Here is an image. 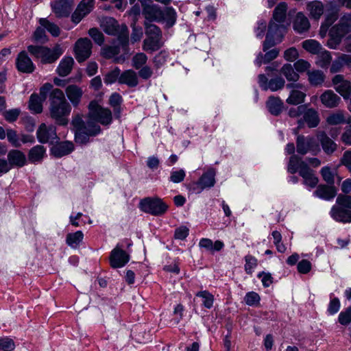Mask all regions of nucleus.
<instances>
[{
    "label": "nucleus",
    "instance_id": "nucleus-1",
    "mask_svg": "<svg viewBox=\"0 0 351 351\" xmlns=\"http://www.w3.org/2000/svg\"><path fill=\"white\" fill-rule=\"evenodd\" d=\"M287 4L280 3L274 9L273 20L269 25L268 32L263 43V51H266L271 47L282 42L286 32V27L289 24L286 22Z\"/></svg>",
    "mask_w": 351,
    "mask_h": 351
},
{
    "label": "nucleus",
    "instance_id": "nucleus-2",
    "mask_svg": "<svg viewBox=\"0 0 351 351\" xmlns=\"http://www.w3.org/2000/svg\"><path fill=\"white\" fill-rule=\"evenodd\" d=\"M51 117L60 125L68 123L67 117L71 111L70 104L66 101L63 92L58 88L52 90L50 95Z\"/></svg>",
    "mask_w": 351,
    "mask_h": 351
},
{
    "label": "nucleus",
    "instance_id": "nucleus-3",
    "mask_svg": "<svg viewBox=\"0 0 351 351\" xmlns=\"http://www.w3.org/2000/svg\"><path fill=\"white\" fill-rule=\"evenodd\" d=\"M287 171L290 173L299 172L304 180V184L311 189L315 188L318 183V178L314 171L311 169L308 165L296 155L290 157L287 166Z\"/></svg>",
    "mask_w": 351,
    "mask_h": 351
},
{
    "label": "nucleus",
    "instance_id": "nucleus-4",
    "mask_svg": "<svg viewBox=\"0 0 351 351\" xmlns=\"http://www.w3.org/2000/svg\"><path fill=\"white\" fill-rule=\"evenodd\" d=\"M100 27L103 31L111 36L117 37L119 43L123 47H126L129 42V32L125 24H119L112 17H104L100 21Z\"/></svg>",
    "mask_w": 351,
    "mask_h": 351
},
{
    "label": "nucleus",
    "instance_id": "nucleus-5",
    "mask_svg": "<svg viewBox=\"0 0 351 351\" xmlns=\"http://www.w3.org/2000/svg\"><path fill=\"white\" fill-rule=\"evenodd\" d=\"M350 32L351 13H346L340 18L339 23L330 29L328 47L330 49H337L343 37Z\"/></svg>",
    "mask_w": 351,
    "mask_h": 351
},
{
    "label": "nucleus",
    "instance_id": "nucleus-6",
    "mask_svg": "<svg viewBox=\"0 0 351 351\" xmlns=\"http://www.w3.org/2000/svg\"><path fill=\"white\" fill-rule=\"evenodd\" d=\"M72 124L75 130V142L79 144L86 143L90 136H95L100 132V128L97 124H93L88 121L84 123L79 116L73 119Z\"/></svg>",
    "mask_w": 351,
    "mask_h": 351
},
{
    "label": "nucleus",
    "instance_id": "nucleus-7",
    "mask_svg": "<svg viewBox=\"0 0 351 351\" xmlns=\"http://www.w3.org/2000/svg\"><path fill=\"white\" fill-rule=\"evenodd\" d=\"M28 51L36 58L40 60L43 63H52L63 53L64 50L60 45H57L52 49L42 47L30 45Z\"/></svg>",
    "mask_w": 351,
    "mask_h": 351
},
{
    "label": "nucleus",
    "instance_id": "nucleus-8",
    "mask_svg": "<svg viewBox=\"0 0 351 351\" xmlns=\"http://www.w3.org/2000/svg\"><path fill=\"white\" fill-rule=\"evenodd\" d=\"M139 208L146 213L160 216L167 212L168 205L159 197H146L141 200Z\"/></svg>",
    "mask_w": 351,
    "mask_h": 351
},
{
    "label": "nucleus",
    "instance_id": "nucleus-9",
    "mask_svg": "<svg viewBox=\"0 0 351 351\" xmlns=\"http://www.w3.org/2000/svg\"><path fill=\"white\" fill-rule=\"evenodd\" d=\"M88 109L89 120L88 122H91L93 124L100 123L102 125H109L111 123L112 119L111 111L101 107L97 101H91Z\"/></svg>",
    "mask_w": 351,
    "mask_h": 351
},
{
    "label": "nucleus",
    "instance_id": "nucleus-10",
    "mask_svg": "<svg viewBox=\"0 0 351 351\" xmlns=\"http://www.w3.org/2000/svg\"><path fill=\"white\" fill-rule=\"evenodd\" d=\"M296 143L297 152L302 155L308 152L317 154L320 150L317 140L314 137L298 136Z\"/></svg>",
    "mask_w": 351,
    "mask_h": 351
},
{
    "label": "nucleus",
    "instance_id": "nucleus-11",
    "mask_svg": "<svg viewBox=\"0 0 351 351\" xmlns=\"http://www.w3.org/2000/svg\"><path fill=\"white\" fill-rule=\"evenodd\" d=\"M92 43L87 38L78 39L74 46V53L76 60L79 62H84L88 59L91 54Z\"/></svg>",
    "mask_w": 351,
    "mask_h": 351
},
{
    "label": "nucleus",
    "instance_id": "nucleus-12",
    "mask_svg": "<svg viewBox=\"0 0 351 351\" xmlns=\"http://www.w3.org/2000/svg\"><path fill=\"white\" fill-rule=\"evenodd\" d=\"M143 7V14L150 21H160L162 17V10L153 3L152 0H140Z\"/></svg>",
    "mask_w": 351,
    "mask_h": 351
},
{
    "label": "nucleus",
    "instance_id": "nucleus-13",
    "mask_svg": "<svg viewBox=\"0 0 351 351\" xmlns=\"http://www.w3.org/2000/svg\"><path fill=\"white\" fill-rule=\"evenodd\" d=\"M287 88L291 89L286 102L291 105H298L304 102L306 97V88L301 84H288Z\"/></svg>",
    "mask_w": 351,
    "mask_h": 351
},
{
    "label": "nucleus",
    "instance_id": "nucleus-14",
    "mask_svg": "<svg viewBox=\"0 0 351 351\" xmlns=\"http://www.w3.org/2000/svg\"><path fill=\"white\" fill-rule=\"evenodd\" d=\"M258 80L260 87L264 90H270L275 92L282 89L285 85V81L282 77H276L268 81L264 74H260Z\"/></svg>",
    "mask_w": 351,
    "mask_h": 351
},
{
    "label": "nucleus",
    "instance_id": "nucleus-15",
    "mask_svg": "<svg viewBox=\"0 0 351 351\" xmlns=\"http://www.w3.org/2000/svg\"><path fill=\"white\" fill-rule=\"evenodd\" d=\"M36 135L38 141L42 143H52L58 139L56 127L52 125H47L45 123H42L39 126Z\"/></svg>",
    "mask_w": 351,
    "mask_h": 351
},
{
    "label": "nucleus",
    "instance_id": "nucleus-16",
    "mask_svg": "<svg viewBox=\"0 0 351 351\" xmlns=\"http://www.w3.org/2000/svg\"><path fill=\"white\" fill-rule=\"evenodd\" d=\"M332 83L335 90L345 99L351 96V82L344 78L342 75H336L332 79Z\"/></svg>",
    "mask_w": 351,
    "mask_h": 351
},
{
    "label": "nucleus",
    "instance_id": "nucleus-17",
    "mask_svg": "<svg viewBox=\"0 0 351 351\" xmlns=\"http://www.w3.org/2000/svg\"><path fill=\"white\" fill-rule=\"evenodd\" d=\"M130 261V255L117 245L113 249L110 256V263L113 268L125 266Z\"/></svg>",
    "mask_w": 351,
    "mask_h": 351
},
{
    "label": "nucleus",
    "instance_id": "nucleus-18",
    "mask_svg": "<svg viewBox=\"0 0 351 351\" xmlns=\"http://www.w3.org/2000/svg\"><path fill=\"white\" fill-rule=\"evenodd\" d=\"M306 123L309 128H315L319 123L318 112L313 108H308L306 105V109L303 112L302 119L298 121V128H301Z\"/></svg>",
    "mask_w": 351,
    "mask_h": 351
},
{
    "label": "nucleus",
    "instance_id": "nucleus-19",
    "mask_svg": "<svg viewBox=\"0 0 351 351\" xmlns=\"http://www.w3.org/2000/svg\"><path fill=\"white\" fill-rule=\"evenodd\" d=\"M306 10L311 19L318 21L324 12V5L321 1H311L306 3Z\"/></svg>",
    "mask_w": 351,
    "mask_h": 351
},
{
    "label": "nucleus",
    "instance_id": "nucleus-20",
    "mask_svg": "<svg viewBox=\"0 0 351 351\" xmlns=\"http://www.w3.org/2000/svg\"><path fill=\"white\" fill-rule=\"evenodd\" d=\"M16 64L18 70L23 73H30L34 70V65L25 51L18 55Z\"/></svg>",
    "mask_w": 351,
    "mask_h": 351
},
{
    "label": "nucleus",
    "instance_id": "nucleus-21",
    "mask_svg": "<svg viewBox=\"0 0 351 351\" xmlns=\"http://www.w3.org/2000/svg\"><path fill=\"white\" fill-rule=\"evenodd\" d=\"M324 106L328 108H334L339 106L341 98L332 90H325L319 97Z\"/></svg>",
    "mask_w": 351,
    "mask_h": 351
},
{
    "label": "nucleus",
    "instance_id": "nucleus-22",
    "mask_svg": "<svg viewBox=\"0 0 351 351\" xmlns=\"http://www.w3.org/2000/svg\"><path fill=\"white\" fill-rule=\"evenodd\" d=\"M55 14L58 17L68 16L72 10V4L69 0H59L51 3Z\"/></svg>",
    "mask_w": 351,
    "mask_h": 351
},
{
    "label": "nucleus",
    "instance_id": "nucleus-23",
    "mask_svg": "<svg viewBox=\"0 0 351 351\" xmlns=\"http://www.w3.org/2000/svg\"><path fill=\"white\" fill-rule=\"evenodd\" d=\"M74 150V145L72 142L64 141L53 145L51 149L53 156L61 158L68 155Z\"/></svg>",
    "mask_w": 351,
    "mask_h": 351
},
{
    "label": "nucleus",
    "instance_id": "nucleus-24",
    "mask_svg": "<svg viewBox=\"0 0 351 351\" xmlns=\"http://www.w3.org/2000/svg\"><path fill=\"white\" fill-rule=\"evenodd\" d=\"M8 165L10 167H23L26 164V156L21 151L18 149L10 150L8 154Z\"/></svg>",
    "mask_w": 351,
    "mask_h": 351
},
{
    "label": "nucleus",
    "instance_id": "nucleus-25",
    "mask_svg": "<svg viewBox=\"0 0 351 351\" xmlns=\"http://www.w3.org/2000/svg\"><path fill=\"white\" fill-rule=\"evenodd\" d=\"M314 195L324 200H331L337 195V189L335 186L330 185H319L313 193Z\"/></svg>",
    "mask_w": 351,
    "mask_h": 351
},
{
    "label": "nucleus",
    "instance_id": "nucleus-26",
    "mask_svg": "<svg viewBox=\"0 0 351 351\" xmlns=\"http://www.w3.org/2000/svg\"><path fill=\"white\" fill-rule=\"evenodd\" d=\"M65 92L73 106H78L83 95L82 88L76 85H69L66 87Z\"/></svg>",
    "mask_w": 351,
    "mask_h": 351
},
{
    "label": "nucleus",
    "instance_id": "nucleus-27",
    "mask_svg": "<svg viewBox=\"0 0 351 351\" xmlns=\"http://www.w3.org/2000/svg\"><path fill=\"white\" fill-rule=\"evenodd\" d=\"M310 23L308 18L304 13L300 12L297 13L293 21V29L298 33H303L308 30Z\"/></svg>",
    "mask_w": 351,
    "mask_h": 351
},
{
    "label": "nucleus",
    "instance_id": "nucleus-28",
    "mask_svg": "<svg viewBox=\"0 0 351 351\" xmlns=\"http://www.w3.org/2000/svg\"><path fill=\"white\" fill-rule=\"evenodd\" d=\"M120 84H126L130 87H135L138 84L137 74L132 69L125 71L119 77Z\"/></svg>",
    "mask_w": 351,
    "mask_h": 351
},
{
    "label": "nucleus",
    "instance_id": "nucleus-29",
    "mask_svg": "<svg viewBox=\"0 0 351 351\" xmlns=\"http://www.w3.org/2000/svg\"><path fill=\"white\" fill-rule=\"evenodd\" d=\"M73 64L74 60L72 57H64L60 62L56 69V71L58 75L62 77L66 76L71 73Z\"/></svg>",
    "mask_w": 351,
    "mask_h": 351
},
{
    "label": "nucleus",
    "instance_id": "nucleus-30",
    "mask_svg": "<svg viewBox=\"0 0 351 351\" xmlns=\"http://www.w3.org/2000/svg\"><path fill=\"white\" fill-rule=\"evenodd\" d=\"M351 214V208H342L334 206L330 210L331 217L337 221L350 223L351 221H347V216Z\"/></svg>",
    "mask_w": 351,
    "mask_h": 351
},
{
    "label": "nucleus",
    "instance_id": "nucleus-31",
    "mask_svg": "<svg viewBox=\"0 0 351 351\" xmlns=\"http://www.w3.org/2000/svg\"><path fill=\"white\" fill-rule=\"evenodd\" d=\"M317 138L321 143L324 152L327 154H332L337 149V144L331 140L325 133L318 134Z\"/></svg>",
    "mask_w": 351,
    "mask_h": 351
},
{
    "label": "nucleus",
    "instance_id": "nucleus-32",
    "mask_svg": "<svg viewBox=\"0 0 351 351\" xmlns=\"http://www.w3.org/2000/svg\"><path fill=\"white\" fill-rule=\"evenodd\" d=\"M266 106L271 114L278 115L283 108V102L279 97L272 96L269 97Z\"/></svg>",
    "mask_w": 351,
    "mask_h": 351
},
{
    "label": "nucleus",
    "instance_id": "nucleus-33",
    "mask_svg": "<svg viewBox=\"0 0 351 351\" xmlns=\"http://www.w3.org/2000/svg\"><path fill=\"white\" fill-rule=\"evenodd\" d=\"M215 175L216 172L214 169H209L207 171L202 174L199 180L202 186H203V188H211L215 185Z\"/></svg>",
    "mask_w": 351,
    "mask_h": 351
},
{
    "label": "nucleus",
    "instance_id": "nucleus-34",
    "mask_svg": "<svg viewBox=\"0 0 351 351\" xmlns=\"http://www.w3.org/2000/svg\"><path fill=\"white\" fill-rule=\"evenodd\" d=\"M84 239V234L78 230L73 233H69L66 237V244L71 248H77Z\"/></svg>",
    "mask_w": 351,
    "mask_h": 351
},
{
    "label": "nucleus",
    "instance_id": "nucleus-35",
    "mask_svg": "<svg viewBox=\"0 0 351 351\" xmlns=\"http://www.w3.org/2000/svg\"><path fill=\"white\" fill-rule=\"evenodd\" d=\"M46 150L42 145H36L32 147L29 152V160L31 162L35 163L43 160L45 155Z\"/></svg>",
    "mask_w": 351,
    "mask_h": 351
},
{
    "label": "nucleus",
    "instance_id": "nucleus-36",
    "mask_svg": "<svg viewBox=\"0 0 351 351\" xmlns=\"http://www.w3.org/2000/svg\"><path fill=\"white\" fill-rule=\"evenodd\" d=\"M44 99L36 94H32L29 101V109L33 113H40L43 111V101Z\"/></svg>",
    "mask_w": 351,
    "mask_h": 351
},
{
    "label": "nucleus",
    "instance_id": "nucleus-37",
    "mask_svg": "<svg viewBox=\"0 0 351 351\" xmlns=\"http://www.w3.org/2000/svg\"><path fill=\"white\" fill-rule=\"evenodd\" d=\"M160 38L156 37H147L143 42V49L146 51L153 52L158 50L160 46Z\"/></svg>",
    "mask_w": 351,
    "mask_h": 351
},
{
    "label": "nucleus",
    "instance_id": "nucleus-38",
    "mask_svg": "<svg viewBox=\"0 0 351 351\" xmlns=\"http://www.w3.org/2000/svg\"><path fill=\"white\" fill-rule=\"evenodd\" d=\"M279 53V51L276 49H271L269 51H267L264 57L263 56V55L261 53H259L255 61H254V63L255 64H256L257 66H260L261 65L262 63H267L270 61H271L272 60L275 59L278 55Z\"/></svg>",
    "mask_w": 351,
    "mask_h": 351
},
{
    "label": "nucleus",
    "instance_id": "nucleus-39",
    "mask_svg": "<svg viewBox=\"0 0 351 351\" xmlns=\"http://www.w3.org/2000/svg\"><path fill=\"white\" fill-rule=\"evenodd\" d=\"M302 46L308 53L315 55L319 53L320 50L322 49V47L319 43L313 39H308L303 41Z\"/></svg>",
    "mask_w": 351,
    "mask_h": 351
},
{
    "label": "nucleus",
    "instance_id": "nucleus-40",
    "mask_svg": "<svg viewBox=\"0 0 351 351\" xmlns=\"http://www.w3.org/2000/svg\"><path fill=\"white\" fill-rule=\"evenodd\" d=\"M162 17L160 21L166 22L169 27L173 26L176 21V10L171 7H167L162 10Z\"/></svg>",
    "mask_w": 351,
    "mask_h": 351
},
{
    "label": "nucleus",
    "instance_id": "nucleus-41",
    "mask_svg": "<svg viewBox=\"0 0 351 351\" xmlns=\"http://www.w3.org/2000/svg\"><path fill=\"white\" fill-rule=\"evenodd\" d=\"M281 73L289 82H297L299 80V75L294 71L292 65L290 64H285L281 68Z\"/></svg>",
    "mask_w": 351,
    "mask_h": 351
},
{
    "label": "nucleus",
    "instance_id": "nucleus-42",
    "mask_svg": "<svg viewBox=\"0 0 351 351\" xmlns=\"http://www.w3.org/2000/svg\"><path fill=\"white\" fill-rule=\"evenodd\" d=\"M316 55H317L316 64L322 68L327 67L332 60L330 53L323 48Z\"/></svg>",
    "mask_w": 351,
    "mask_h": 351
},
{
    "label": "nucleus",
    "instance_id": "nucleus-43",
    "mask_svg": "<svg viewBox=\"0 0 351 351\" xmlns=\"http://www.w3.org/2000/svg\"><path fill=\"white\" fill-rule=\"evenodd\" d=\"M320 173L323 180L330 185H332L335 182V177L337 175V170L332 169L328 166L322 168Z\"/></svg>",
    "mask_w": 351,
    "mask_h": 351
},
{
    "label": "nucleus",
    "instance_id": "nucleus-44",
    "mask_svg": "<svg viewBox=\"0 0 351 351\" xmlns=\"http://www.w3.org/2000/svg\"><path fill=\"white\" fill-rule=\"evenodd\" d=\"M308 76L309 82L313 86L322 85L325 80V75L318 70L308 72Z\"/></svg>",
    "mask_w": 351,
    "mask_h": 351
},
{
    "label": "nucleus",
    "instance_id": "nucleus-45",
    "mask_svg": "<svg viewBox=\"0 0 351 351\" xmlns=\"http://www.w3.org/2000/svg\"><path fill=\"white\" fill-rule=\"evenodd\" d=\"M195 295L202 298L203 306L206 308H211L214 303V295L207 291L197 292Z\"/></svg>",
    "mask_w": 351,
    "mask_h": 351
},
{
    "label": "nucleus",
    "instance_id": "nucleus-46",
    "mask_svg": "<svg viewBox=\"0 0 351 351\" xmlns=\"http://www.w3.org/2000/svg\"><path fill=\"white\" fill-rule=\"evenodd\" d=\"M326 122L329 125H339L346 122L344 113L342 111H337L328 116Z\"/></svg>",
    "mask_w": 351,
    "mask_h": 351
},
{
    "label": "nucleus",
    "instance_id": "nucleus-47",
    "mask_svg": "<svg viewBox=\"0 0 351 351\" xmlns=\"http://www.w3.org/2000/svg\"><path fill=\"white\" fill-rule=\"evenodd\" d=\"M148 58L144 53H137L132 58V66L136 70L146 65Z\"/></svg>",
    "mask_w": 351,
    "mask_h": 351
},
{
    "label": "nucleus",
    "instance_id": "nucleus-48",
    "mask_svg": "<svg viewBox=\"0 0 351 351\" xmlns=\"http://www.w3.org/2000/svg\"><path fill=\"white\" fill-rule=\"evenodd\" d=\"M40 25L48 31L53 36H58L60 34V29L58 26L53 23H51L46 19H40Z\"/></svg>",
    "mask_w": 351,
    "mask_h": 351
},
{
    "label": "nucleus",
    "instance_id": "nucleus-49",
    "mask_svg": "<svg viewBox=\"0 0 351 351\" xmlns=\"http://www.w3.org/2000/svg\"><path fill=\"white\" fill-rule=\"evenodd\" d=\"M186 176V172L182 169H173L170 173L169 181L173 183L182 182Z\"/></svg>",
    "mask_w": 351,
    "mask_h": 351
},
{
    "label": "nucleus",
    "instance_id": "nucleus-50",
    "mask_svg": "<svg viewBox=\"0 0 351 351\" xmlns=\"http://www.w3.org/2000/svg\"><path fill=\"white\" fill-rule=\"evenodd\" d=\"M245 271L247 274H251L254 271V269L258 265V261L257 259L252 256V255H247L245 257Z\"/></svg>",
    "mask_w": 351,
    "mask_h": 351
},
{
    "label": "nucleus",
    "instance_id": "nucleus-51",
    "mask_svg": "<svg viewBox=\"0 0 351 351\" xmlns=\"http://www.w3.org/2000/svg\"><path fill=\"white\" fill-rule=\"evenodd\" d=\"M94 4L95 0H82L77 8L82 12V15H86L93 10Z\"/></svg>",
    "mask_w": 351,
    "mask_h": 351
},
{
    "label": "nucleus",
    "instance_id": "nucleus-52",
    "mask_svg": "<svg viewBox=\"0 0 351 351\" xmlns=\"http://www.w3.org/2000/svg\"><path fill=\"white\" fill-rule=\"evenodd\" d=\"M6 136L8 141L14 146V147H20L21 146V139L20 136L17 134L16 132L14 130L9 129L7 130Z\"/></svg>",
    "mask_w": 351,
    "mask_h": 351
},
{
    "label": "nucleus",
    "instance_id": "nucleus-53",
    "mask_svg": "<svg viewBox=\"0 0 351 351\" xmlns=\"http://www.w3.org/2000/svg\"><path fill=\"white\" fill-rule=\"evenodd\" d=\"M260 300L259 295L254 291L247 293L244 298L245 302L249 306H257L260 302Z\"/></svg>",
    "mask_w": 351,
    "mask_h": 351
},
{
    "label": "nucleus",
    "instance_id": "nucleus-54",
    "mask_svg": "<svg viewBox=\"0 0 351 351\" xmlns=\"http://www.w3.org/2000/svg\"><path fill=\"white\" fill-rule=\"evenodd\" d=\"M15 344L12 339L8 337L0 338V351H12Z\"/></svg>",
    "mask_w": 351,
    "mask_h": 351
},
{
    "label": "nucleus",
    "instance_id": "nucleus-55",
    "mask_svg": "<svg viewBox=\"0 0 351 351\" xmlns=\"http://www.w3.org/2000/svg\"><path fill=\"white\" fill-rule=\"evenodd\" d=\"M88 34L97 44H98L99 45H103L104 42V36L98 29H90L88 31Z\"/></svg>",
    "mask_w": 351,
    "mask_h": 351
},
{
    "label": "nucleus",
    "instance_id": "nucleus-56",
    "mask_svg": "<svg viewBox=\"0 0 351 351\" xmlns=\"http://www.w3.org/2000/svg\"><path fill=\"white\" fill-rule=\"evenodd\" d=\"M121 75V70L118 68L112 70L108 73L104 78V82L106 84H111L115 82L117 80L119 81V77Z\"/></svg>",
    "mask_w": 351,
    "mask_h": 351
},
{
    "label": "nucleus",
    "instance_id": "nucleus-57",
    "mask_svg": "<svg viewBox=\"0 0 351 351\" xmlns=\"http://www.w3.org/2000/svg\"><path fill=\"white\" fill-rule=\"evenodd\" d=\"M120 51L118 46H107L104 47L101 49L102 55L106 58H112L117 55Z\"/></svg>",
    "mask_w": 351,
    "mask_h": 351
},
{
    "label": "nucleus",
    "instance_id": "nucleus-58",
    "mask_svg": "<svg viewBox=\"0 0 351 351\" xmlns=\"http://www.w3.org/2000/svg\"><path fill=\"white\" fill-rule=\"evenodd\" d=\"M339 322L342 325H347L351 322V306L339 315Z\"/></svg>",
    "mask_w": 351,
    "mask_h": 351
},
{
    "label": "nucleus",
    "instance_id": "nucleus-59",
    "mask_svg": "<svg viewBox=\"0 0 351 351\" xmlns=\"http://www.w3.org/2000/svg\"><path fill=\"white\" fill-rule=\"evenodd\" d=\"M336 203L339 207L351 208V196L339 195L337 198Z\"/></svg>",
    "mask_w": 351,
    "mask_h": 351
},
{
    "label": "nucleus",
    "instance_id": "nucleus-60",
    "mask_svg": "<svg viewBox=\"0 0 351 351\" xmlns=\"http://www.w3.org/2000/svg\"><path fill=\"white\" fill-rule=\"evenodd\" d=\"M340 306L341 304L338 298H335L331 299L328 306V313L330 315H335L339 311Z\"/></svg>",
    "mask_w": 351,
    "mask_h": 351
},
{
    "label": "nucleus",
    "instance_id": "nucleus-61",
    "mask_svg": "<svg viewBox=\"0 0 351 351\" xmlns=\"http://www.w3.org/2000/svg\"><path fill=\"white\" fill-rule=\"evenodd\" d=\"M145 34L147 37L161 38V32L155 25H149L146 27Z\"/></svg>",
    "mask_w": 351,
    "mask_h": 351
},
{
    "label": "nucleus",
    "instance_id": "nucleus-62",
    "mask_svg": "<svg viewBox=\"0 0 351 351\" xmlns=\"http://www.w3.org/2000/svg\"><path fill=\"white\" fill-rule=\"evenodd\" d=\"M21 110L18 108L11 109L4 112V117L9 122L15 121L19 116Z\"/></svg>",
    "mask_w": 351,
    "mask_h": 351
},
{
    "label": "nucleus",
    "instance_id": "nucleus-63",
    "mask_svg": "<svg viewBox=\"0 0 351 351\" xmlns=\"http://www.w3.org/2000/svg\"><path fill=\"white\" fill-rule=\"evenodd\" d=\"M298 51L295 47L287 49L284 53V58L287 61L293 62L298 58Z\"/></svg>",
    "mask_w": 351,
    "mask_h": 351
},
{
    "label": "nucleus",
    "instance_id": "nucleus-64",
    "mask_svg": "<svg viewBox=\"0 0 351 351\" xmlns=\"http://www.w3.org/2000/svg\"><path fill=\"white\" fill-rule=\"evenodd\" d=\"M311 66V64L306 60L300 59L294 63V68L298 72H304Z\"/></svg>",
    "mask_w": 351,
    "mask_h": 351
}]
</instances>
